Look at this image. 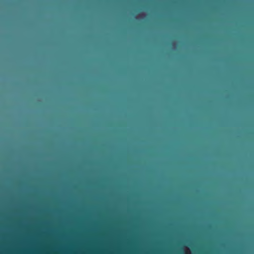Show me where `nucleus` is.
Returning a JSON list of instances; mask_svg holds the SVG:
<instances>
[{
    "label": "nucleus",
    "instance_id": "f257e3e1",
    "mask_svg": "<svg viewBox=\"0 0 254 254\" xmlns=\"http://www.w3.org/2000/svg\"><path fill=\"white\" fill-rule=\"evenodd\" d=\"M187 245L191 248H194L196 247H203L206 246V245L202 243H199L198 244H195L194 242L190 241H186L185 243H183L181 242H177L175 246L177 247H184L185 245Z\"/></svg>",
    "mask_w": 254,
    "mask_h": 254
},
{
    "label": "nucleus",
    "instance_id": "f03ea898",
    "mask_svg": "<svg viewBox=\"0 0 254 254\" xmlns=\"http://www.w3.org/2000/svg\"><path fill=\"white\" fill-rule=\"evenodd\" d=\"M125 245L127 247H132L136 245V242L134 241L127 240L125 243Z\"/></svg>",
    "mask_w": 254,
    "mask_h": 254
}]
</instances>
